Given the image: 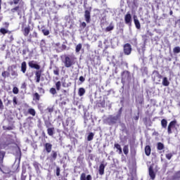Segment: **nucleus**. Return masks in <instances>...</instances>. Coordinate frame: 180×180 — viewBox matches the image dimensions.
I'll use <instances>...</instances> for the list:
<instances>
[{"label":"nucleus","instance_id":"nucleus-1","mask_svg":"<svg viewBox=\"0 0 180 180\" xmlns=\"http://www.w3.org/2000/svg\"><path fill=\"white\" fill-rule=\"evenodd\" d=\"M64 60H63V63L65 67V68H71L73 65H75V56L71 55H64Z\"/></svg>","mask_w":180,"mask_h":180},{"label":"nucleus","instance_id":"nucleus-2","mask_svg":"<svg viewBox=\"0 0 180 180\" xmlns=\"http://www.w3.org/2000/svg\"><path fill=\"white\" fill-rule=\"evenodd\" d=\"M119 112V114L117 115L116 116L110 115L108 117V124H110V126L112 124H116V123H117V120L120 119V115H122V108H120Z\"/></svg>","mask_w":180,"mask_h":180},{"label":"nucleus","instance_id":"nucleus-3","mask_svg":"<svg viewBox=\"0 0 180 180\" xmlns=\"http://www.w3.org/2000/svg\"><path fill=\"white\" fill-rule=\"evenodd\" d=\"M55 85H56V89L54 87H51L49 89V92L51 95H56L57 91H60V89H61V82L60 81L56 82Z\"/></svg>","mask_w":180,"mask_h":180},{"label":"nucleus","instance_id":"nucleus-4","mask_svg":"<svg viewBox=\"0 0 180 180\" xmlns=\"http://www.w3.org/2000/svg\"><path fill=\"white\" fill-rule=\"evenodd\" d=\"M131 45L129 43L125 44L123 46V51L125 56H130L131 54Z\"/></svg>","mask_w":180,"mask_h":180},{"label":"nucleus","instance_id":"nucleus-5","mask_svg":"<svg viewBox=\"0 0 180 180\" xmlns=\"http://www.w3.org/2000/svg\"><path fill=\"white\" fill-rule=\"evenodd\" d=\"M176 120H174L173 121H171L167 127V133L168 134H172V129H175L176 126Z\"/></svg>","mask_w":180,"mask_h":180},{"label":"nucleus","instance_id":"nucleus-6","mask_svg":"<svg viewBox=\"0 0 180 180\" xmlns=\"http://www.w3.org/2000/svg\"><path fill=\"white\" fill-rule=\"evenodd\" d=\"M0 171L3 174H11V169H9V167L4 166L3 160L0 161Z\"/></svg>","mask_w":180,"mask_h":180},{"label":"nucleus","instance_id":"nucleus-7","mask_svg":"<svg viewBox=\"0 0 180 180\" xmlns=\"http://www.w3.org/2000/svg\"><path fill=\"white\" fill-rule=\"evenodd\" d=\"M43 73V70H38L35 71L34 72V81L37 84H39L40 82V79L41 78V74Z\"/></svg>","mask_w":180,"mask_h":180},{"label":"nucleus","instance_id":"nucleus-8","mask_svg":"<svg viewBox=\"0 0 180 180\" xmlns=\"http://www.w3.org/2000/svg\"><path fill=\"white\" fill-rule=\"evenodd\" d=\"M53 150V144L51 143H46L44 144V151H45L47 154H50Z\"/></svg>","mask_w":180,"mask_h":180},{"label":"nucleus","instance_id":"nucleus-9","mask_svg":"<svg viewBox=\"0 0 180 180\" xmlns=\"http://www.w3.org/2000/svg\"><path fill=\"white\" fill-rule=\"evenodd\" d=\"M57 151L52 150L49 157H47L46 160H49L51 162L57 160Z\"/></svg>","mask_w":180,"mask_h":180},{"label":"nucleus","instance_id":"nucleus-10","mask_svg":"<svg viewBox=\"0 0 180 180\" xmlns=\"http://www.w3.org/2000/svg\"><path fill=\"white\" fill-rule=\"evenodd\" d=\"M124 22L126 25H131L132 19H131V14H130V12H128L125 15Z\"/></svg>","mask_w":180,"mask_h":180},{"label":"nucleus","instance_id":"nucleus-11","mask_svg":"<svg viewBox=\"0 0 180 180\" xmlns=\"http://www.w3.org/2000/svg\"><path fill=\"white\" fill-rule=\"evenodd\" d=\"M28 65L30 68H34V70H40V66L39 64L36 63L34 60H31L28 63Z\"/></svg>","mask_w":180,"mask_h":180},{"label":"nucleus","instance_id":"nucleus-12","mask_svg":"<svg viewBox=\"0 0 180 180\" xmlns=\"http://www.w3.org/2000/svg\"><path fill=\"white\" fill-rule=\"evenodd\" d=\"M84 19L86 23H91V11L86 10L84 11Z\"/></svg>","mask_w":180,"mask_h":180},{"label":"nucleus","instance_id":"nucleus-13","mask_svg":"<svg viewBox=\"0 0 180 180\" xmlns=\"http://www.w3.org/2000/svg\"><path fill=\"white\" fill-rule=\"evenodd\" d=\"M148 172L150 179L153 180L155 179V172H154V169L153 168L152 166L149 167Z\"/></svg>","mask_w":180,"mask_h":180},{"label":"nucleus","instance_id":"nucleus-14","mask_svg":"<svg viewBox=\"0 0 180 180\" xmlns=\"http://www.w3.org/2000/svg\"><path fill=\"white\" fill-rule=\"evenodd\" d=\"M47 134L49 135L51 137H53L54 134H56V128L54 127L47 128Z\"/></svg>","mask_w":180,"mask_h":180},{"label":"nucleus","instance_id":"nucleus-15","mask_svg":"<svg viewBox=\"0 0 180 180\" xmlns=\"http://www.w3.org/2000/svg\"><path fill=\"white\" fill-rule=\"evenodd\" d=\"M80 180H92V176H91V174L86 176L85 173H82L80 175Z\"/></svg>","mask_w":180,"mask_h":180},{"label":"nucleus","instance_id":"nucleus-16","mask_svg":"<svg viewBox=\"0 0 180 180\" xmlns=\"http://www.w3.org/2000/svg\"><path fill=\"white\" fill-rule=\"evenodd\" d=\"M22 33L25 37H27L29 36V33H30V26L28 25L27 27H25L22 30Z\"/></svg>","mask_w":180,"mask_h":180},{"label":"nucleus","instance_id":"nucleus-17","mask_svg":"<svg viewBox=\"0 0 180 180\" xmlns=\"http://www.w3.org/2000/svg\"><path fill=\"white\" fill-rule=\"evenodd\" d=\"M136 18L137 17H136V16L134 17V25H135L136 29L140 30V29H141V25L140 24V21L139 20V19H136Z\"/></svg>","mask_w":180,"mask_h":180},{"label":"nucleus","instance_id":"nucleus-18","mask_svg":"<svg viewBox=\"0 0 180 180\" xmlns=\"http://www.w3.org/2000/svg\"><path fill=\"white\" fill-rule=\"evenodd\" d=\"M40 96H41L39 93L36 92L32 95V99L34 102H39L40 101Z\"/></svg>","mask_w":180,"mask_h":180},{"label":"nucleus","instance_id":"nucleus-19","mask_svg":"<svg viewBox=\"0 0 180 180\" xmlns=\"http://www.w3.org/2000/svg\"><path fill=\"white\" fill-rule=\"evenodd\" d=\"M26 70H27V65L26 64V62L25 61H23L22 63H21V71L23 74H25L26 73Z\"/></svg>","mask_w":180,"mask_h":180},{"label":"nucleus","instance_id":"nucleus-20","mask_svg":"<svg viewBox=\"0 0 180 180\" xmlns=\"http://www.w3.org/2000/svg\"><path fill=\"white\" fill-rule=\"evenodd\" d=\"M98 172L100 175H103V174H105V165L103 163L100 165Z\"/></svg>","mask_w":180,"mask_h":180},{"label":"nucleus","instance_id":"nucleus-21","mask_svg":"<svg viewBox=\"0 0 180 180\" xmlns=\"http://www.w3.org/2000/svg\"><path fill=\"white\" fill-rule=\"evenodd\" d=\"M145 154L148 157L151 155V147L148 145L145 147Z\"/></svg>","mask_w":180,"mask_h":180},{"label":"nucleus","instance_id":"nucleus-22","mask_svg":"<svg viewBox=\"0 0 180 180\" xmlns=\"http://www.w3.org/2000/svg\"><path fill=\"white\" fill-rule=\"evenodd\" d=\"M162 84L163 86H169V81H168V78L167 77H163Z\"/></svg>","mask_w":180,"mask_h":180},{"label":"nucleus","instance_id":"nucleus-23","mask_svg":"<svg viewBox=\"0 0 180 180\" xmlns=\"http://www.w3.org/2000/svg\"><path fill=\"white\" fill-rule=\"evenodd\" d=\"M0 33H1V34H6V33H8V34H11L12 33V31H9L4 27L0 29Z\"/></svg>","mask_w":180,"mask_h":180},{"label":"nucleus","instance_id":"nucleus-24","mask_svg":"<svg viewBox=\"0 0 180 180\" xmlns=\"http://www.w3.org/2000/svg\"><path fill=\"white\" fill-rule=\"evenodd\" d=\"M165 148V146H164V143H162L161 142H158L157 143V150H158L159 151L164 150Z\"/></svg>","mask_w":180,"mask_h":180},{"label":"nucleus","instance_id":"nucleus-25","mask_svg":"<svg viewBox=\"0 0 180 180\" xmlns=\"http://www.w3.org/2000/svg\"><path fill=\"white\" fill-rule=\"evenodd\" d=\"M53 74L54 75H57L58 77V75H60V68L57 66H53Z\"/></svg>","mask_w":180,"mask_h":180},{"label":"nucleus","instance_id":"nucleus-26","mask_svg":"<svg viewBox=\"0 0 180 180\" xmlns=\"http://www.w3.org/2000/svg\"><path fill=\"white\" fill-rule=\"evenodd\" d=\"M114 147H115V148H117V150H118L119 154H122V146H120V144L115 143Z\"/></svg>","mask_w":180,"mask_h":180},{"label":"nucleus","instance_id":"nucleus-27","mask_svg":"<svg viewBox=\"0 0 180 180\" xmlns=\"http://www.w3.org/2000/svg\"><path fill=\"white\" fill-rule=\"evenodd\" d=\"M168 124V122L165 119H162L161 120V126L163 127V129H167V126Z\"/></svg>","mask_w":180,"mask_h":180},{"label":"nucleus","instance_id":"nucleus-28","mask_svg":"<svg viewBox=\"0 0 180 180\" xmlns=\"http://www.w3.org/2000/svg\"><path fill=\"white\" fill-rule=\"evenodd\" d=\"M10 76H11V73H9V72H8V71H4L1 73V77H3V78H4V79L6 78L9 77Z\"/></svg>","mask_w":180,"mask_h":180},{"label":"nucleus","instance_id":"nucleus-29","mask_svg":"<svg viewBox=\"0 0 180 180\" xmlns=\"http://www.w3.org/2000/svg\"><path fill=\"white\" fill-rule=\"evenodd\" d=\"M27 113L31 115V116H36V110L34 108H29L27 110Z\"/></svg>","mask_w":180,"mask_h":180},{"label":"nucleus","instance_id":"nucleus-30","mask_svg":"<svg viewBox=\"0 0 180 180\" xmlns=\"http://www.w3.org/2000/svg\"><path fill=\"white\" fill-rule=\"evenodd\" d=\"M78 95L79 96H84V95H85V89L82 87L79 88L78 91Z\"/></svg>","mask_w":180,"mask_h":180},{"label":"nucleus","instance_id":"nucleus-31","mask_svg":"<svg viewBox=\"0 0 180 180\" xmlns=\"http://www.w3.org/2000/svg\"><path fill=\"white\" fill-rule=\"evenodd\" d=\"M82 49V44H78L75 47V52L79 53Z\"/></svg>","mask_w":180,"mask_h":180},{"label":"nucleus","instance_id":"nucleus-32","mask_svg":"<svg viewBox=\"0 0 180 180\" xmlns=\"http://www.w3.org/2000/svg\"><path fill=\"white\" fill-rule=\"evenodd\" d=\"M44 124H45L46 129H49L50 127H51L53 126V124H51V122H50L49 120H45Z\"/></svg>","mask_w":180,"mask_h":180},{"label":"nucleus","instance_id":"nucleus-33","mask_svg":"<svg viewBox=\"0 0 180 180\" xmlns=\"http://www.w3.org/2000/svg\"><path fill=\"white\" fill-rule=\"evenodd\" d=\"M123 152L125 155H127V154H129V145H125L123 147Z\"/></svg>","mask_w":180,"mask_h":180},{"label":"nucleus","instance_id":"nucleus-34","mask_svg":"<svg viewBox=\"0 0 180 180\" xmlns=\"http://www.w3.org/2000/svg\"><path fill=\"white\" fill-rule=\"evenodd\" d=\"M94 136H95L93 132H90L87 136V141H92V140H94Z\"/></svg>","mask_w":180,"mask_h":180},{"label":"nucleus","instance_id":"nucleus-35","mask_svg":"<svg viewBox=\"0 0 180 180\" xmlns=\"http://www.w3.org/2000/svg\"><path fill=\"white\" fill-rule=\"evenodd\" d=\"M115 29V26L113 25L110 24L108 27L105 28V32H110Z\"/></svg>","mask_w":180,"mask_h":180},{"label":"nucleus","instance_id":"nucleus-36","mask_svg":"<svg viewBox=\"0 0 180 180\" xmlns=\"http://www.w3.org/2000/svg\"><path fill=\"white\" fill-rule=\"evenodd\" d=\"M173 53H174V54H179V53H180V47L179 46H175L173 49Z\"/></svg>","mask_w":180,"mask_h":180},{"label":"nucleus","instance_id":"nucleus-37","mask_svg":"<svg viewBox=\"0 0 180 180\" xmlns=\"http://www.w3.org/2000/svg\"><path fill=\"white\" fill-rule=\"evenodd\" d=\"M8 43H12L13 40H15V38H13V34H8Z\"/></svg>","mask_w":180,"mask_h":180},{"label":"nucleus","instance_id":"nucleus-38","mask_svg":"<svg viewBox=\"0 0 180 180\" xmlns=\"http://www.w3.org/2000/svg\"><path fill=\"white\" fill-rule=\"evenodd\" d=\"M20 9V6H15V7H14L13 8L11 9V12H12L13 13H15V12L19 11Z\"/></svg>","mask_w":180,"mask_h":180},{"label":"nucleus","instance_id":"nucleus-39","mask_svg":"<svg viewBox=\"0 0 180 180\" xmlns=\"http://www.w3.org/2000/svg\"><path fill=\"white\" fill-rule=\"evenodd\" d=\"M155 72H156V77H157V78H158V82H161V78H162V75H161L160 74V72H158V71H155Z\"/></svg>","mask_w":180,"mask_h":180},{"label":"nucleus","instance_id":"nucleus-40","mask_svg":"<svg viewBox=\"0 0 180 180\" xmlns=\"http://www.w3.org/2000/svg\"><path fill=\"white\" fill-rule=\"evenodd\" d=\"M99 105L100 108H105V106H106V101L103 100L99 103Z\"/></svg>","mask_w":180,"mask_h":180},{"label":"nucleus","instance_id":"nucleus-41","mask_svg":"<svg viewBox=\"0 0 180 180\" xmlns=\"http://www.w3.org/2000/svg\"><path fill=\"white\" fill-rule=\"evenodd\" d=\"M13 94H14L15 95H18V94H19V89H18V87L16 86L13 87Z\"/></svg>","mask_w":180,"mask_h":180},{"label":"nucleus","instance_id":"nucleus-42","mask_svg":"<svg viewBox=\"0 0 180 180\" xmlns=\"http://www.w3.org/2000/svg\"><path fill=\"white\" fill-rule=\"evenodd\" d=\"M38 91H39V94H42L43 95L46 94V91L44 89H43V87H38Z\"/></svg>","mask_w":180,"mask_h":180},{"label":"nucleus","instance_id":"nucleus-43","mask_svg":"<svg viewBox=\"0 0 180 180\" xmlns=\"http://www.w3.org/2000/svg\"><path fill=\"white\" fill-rule=\"evenodd\" d=\"M180 178V172H177L175 173L174 176V179H179Z\"/></svg>","mask_w":180,"mask_h":180},{"label":"nucleus","instance_id":"nucleus-44","mask_svg":"<svg viewBox=\"0 0 180 180\" xmlns=\"http://www.w3.org/2000/svg\"><path fill=\"white\" fill-rule=\"evenodd\" d=\"M42 33L44 36H49V34H50V31H49V30H42Z\"/></svg>","mask_w":180,"mask_h":180},{"label":"nucleus","instance_id":"nucleus-45","mask_svg":"<svg viewBox=\"0 0 180 180\" xmlns=\"http://www.w3.org/2000/svg\"><path fill=\"white\" fill-rule=\"evenodd\" d=\"M13 106H15L16 105H18V98H16V96H14L13 98Z\"/></svg>","mask_w":180,"mask_h":180},{"label":"nucleus","instance_id":"nucleus-46","mask_svg":"<svg viewBox=\"0 0 180 180\" xmlns=\"http://www.w3.org/2000/svg\"><path fill=\"white\" fill-rule=\"evenodd\" d=\"M4 130H13V127L9 126V127H3Z\"/></svg>","mask_w":180,"mask_h":180},{"label":"nucleus","instance_id":"nucleus-47","mask_svg":"<svg viewBox=\"0 0 180 180\" xmlns=\"http://www.w3.org/2000/svg\"><path fill=\"white\" fill-rule=\"evenodd\" d=\"M60 167H56V176H60Z\"/></svg>","mask_w":180,"mask_h":180},{"label":"nucleus","instance_id":"nucleus-48","mask_svg":"<svg viewBox=\"0 0 180 180\" xmlns=\"http://www.w3.org/2000/svg\"><path fill=\"white\" fill-rule=\"evenodd\" d=\"M166 158L168 160H171V158H172V153L166 154Z\"/></svg>","mask_w":180,"mask_h":180},{"label":"nucleus","instance_id":"nucleus-49","mask_svg":"<svg viewBox=\"0 0 180 180\" xmlns=\"http://www.w3.org/2000/svg\"><path fill=\"white\" fill-rule=\"evenodd\" d=\"M11 75L12 77H18V72L15 70H12Z\"/></svg>","mask_w":180,"mask_h":180},{"label":"nucleus","instance_id":"nucleus-50","mask_svg":"<svg viewBox=\"0 0 180 180\" xmlns=\"http://www.w3.org/2000/svg\"><path fill=\"white\" fill-rule=\"evenodd\" d=\"M80 27H82L83 29H85V27H86V22H82L80 24Z\"/></svg>","mask_w":180,"mask_h":180},{"label":"nucleus","instance_id":"nucleus-51","mask_svg":"<svg viewBox=\"0 0 180 180\" xmlns=\"http://www.w3.org/2000/svg\"><path fill=\"white\" fill-rule=\"evenodd\" d=\"M47 110L49 112V113H53V112H54V108H48Z\"/></svg>","mask_w":180,"mask_h":180},{"label":"nucleus","instance_id":"nucleus-52","mask_svg":"<svg viewBox=\"0 0 180 180\" xmlns=\"http://www.w3.org/2000/svg\"><path fill=\"white\" fill-rule=\"evenodd\" d=\"M4 109V102H2V100L0 98V110H2Z\"/></svg>","mask_w":180,"mask_h":180},{"label":"nucleus","instance_id":"nucleus-53","mask_svg":"<svg viewBox=\"0 0 180 180\" xmlns=\"http://www.w3.org/2000/svg\"><path fill=\"white\" fill-rule=\"evenodd\" d=\"M62 51H64V50H67V45L63 44L61 46Z\"/></svg>","mask_w":180,"mask_h":180},{"label":"nucleus","instance_id":"nucleus-54","mask_svg":"<svg viewBox=\"0 0 180 180\" xmlns=\"http://www.w3.org/2000/svg\"><path fill=\"white\" fill-rule=\"evenodd\" d=\"M26 86H27L26 82L22 83L21 85V89H26Z\"/></svg>","mask_w":180,"mask_h":180},{"label":"nucleus","instance_id":"nucleus-55","mask_svg":"<svg viewBox=\"0 0 180 180\" xmlns=\"http://www.w3.org/2000/svg\"><path fill=\"white\" fill-rule=\"evenodd\" d=\"M33 166L34 167V168H39V162H34Z\"/></svg>","mask_w":180,"mask_h":180},{"label":"nucleus","instance_id":"nucleus-56","mask_svg":"<svg viewBox=\"0 0 180 180\" xmlns=\"http://www.w3.org/2000/svg\"><path fill=\"white\" fill-rule=\"evenodd\" d=\"M4 157H5V153L0 151V158H1V161L4 160Z\"/></svg>","mask_w":180,"mask_h":180},{"label":"nucleus","instance_id":"nucleus-57","mask_svg":"<svg viewBox=\"0 0 180 180\" xmlns=\"http://www.w3.org/2000/svg\"><path fill=\"white\" fill-rule=\"evenodd\" d=\"M13 4H14V5H18V4L20 2V0H13Z\"/></svg>","mask_w":180,"mask_h":180},{"label":"nucleus","instance_id":"nucleus-58","mask_svg":"<svg viewBox=\"0 0 180 180\" xmlns=\"http://www.w3.org/2000/svg\"><path fill=\"white\" fill-rule=\"evenodd\" d=\"M4 26L6 27V29H8V27H9V22H4Z\"/></svg>","mask_w":180,"mask_h":180},{"label":"nucleus","instance_id":"nucleus-59","mask_svg":"<svg viewBox=\"0 0 180 180\" xmlns=\"http://www.w3.org/2000/svg\"><path fill=\"white\" fill-rule=\"evenodd\" d=\"M79 79L81 82H84L85 81V78H84L82 76H80Z\"/></svg>","mask_w":180,"mask_h":180},{"label":"nucleus","instance_id":"nucleus-60","mask_svg":"<svg viewBox=\"0 0 180 180\" xmlns=\"http://www.w3.org/2000/svg\"><path fill=\"white\" fill-rule=\"evenodd\" d=\"M60 46H61V44L60 42H57L55 44L56 47H60Z\"/></svg>","mask_w":180,"mask_h":180},{"label":"nucleus","instance_id":"nucleus-61","mask_svg":"<svg viewBox=\"0 0 180 180\" xmlns=\"http://www.w3.org/2000/svg\"><path fill=\"white\" fill-rule=\"evenodd\" d=\"M33 36H34V37H35L36 39H37V33L34 31V32H33Z\"/></svg>","mask_w":180,"mask_h":180},{"label":"nucleus","instance_id":"nucleus-62","mask_svg":"<svg viewBox=\"0 0 180 180\" xmlns=\"http://www.w3.org/2000/svg\"><path fill=\"white\" fill-rule=\"evenodd\" d=\"M134 120H139V115L136 116V117H134Z\"/></svg>","mask_w":180,"mask_h":180},{"label":"nucleus","instance_id":"nucleus-63","mask_svg":"<svg viewBox=\"0 0 180 180\" xmlns=\"http://www.w3.org/2000/svg\"><path fill=\"white\" fill-rule=\"evenodd\" d=\"M173 13H174V12L172 11V10H171L170 12H169V15H172Z\"/></svg>","mask_w":180,"mask_h":180},{"label":"nucleus","instance_id":"nucleus-64","mask_svg":"<svg viewBox=\"0 0 180 180\" xmlns=\"http://www.w3.org/2000/svg\"><path fill=\"white\" fill-rule=\"evenodd\" d=\"M143 100H141V101H139L140 105H141V103H143Z\"/></svg>","mask_w":180,"mask_h":180}]
</instances>
